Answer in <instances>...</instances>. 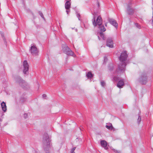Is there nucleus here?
Listing matches in <instances>:
<instances>
[{"instance_id":"obj_9","label":"nucleus","mask_w":153,"mask_h":153,"mask_svg":"<svg viewBox=\"0 0 153 153\" xmlns=\"http://www.w3.org/2000/svg\"><path fill=\"white\" fill-rule=\"evenodd\" d=\"M30 51L33 55L36 56L38 54L39 51L35 45L31 46Z\"/></svg>"},{"instance_id":"obj_14","label":"nucleus","mask_w":153,"mask_h":153,"mask_svg":"<svg viewBox=\"0 0 153 153\" xmlns=\"http://www.w3.org/2000/svg\"><path fill=\"white\" fill-rule=\"evenodd\" d=\"M101 145L102 147H103L105 150H107L108 147L107 146V143L106 141L104 140H102L100 141Z\"/></svg>"},{"instance_id":"obj_22","label":"nucleus","mask_w":153,"mask_h":153,"mask_svg":"<svg viewBox=\"0 0 153 153\" xmlns=\"http://www.w3.org/2000/svg\"><path fill=\"white\" fill-rule=\"evenodd\" d=\"M119 79V77L117 76H114L113 78V81H117Z\"/></svg>"},{"instance_id":"obj_8","label":"nucleus","mask_w":153,"mask_h":153,"mask_svg":"<svg viewBox=\"0 0 153 153\" xmlns=\"http://www.w3.org/2000/svg\"><path fill=\"white\" fill-rule=\"evenodd\" d=\"M23 73L25 74H28V70L29 65H28L27 60H24L23 63Z\"/></svg>"},{"instance_id":"obj_21","label":"nucleus","mask_w":153,"mask_h":153,"mask_svg":"<svg viewBox=\"0 0 153 153\" xmlns=\"http://www.w3.org/2000/svg\"><path fill=\"white\" fill-rule=\"evenodd\" d=\"M100 35L104 40H105L104 35L102 32H100Z\"/></svg>"},{"instance_id":"obj_39","label":"nucleus","mask_w":153,"mask_h":153,"mask_svg":"<svg viewBox=\"0 0 153 153\" xmlns=\"http://www.w3.org/2000/svg\"><path fill=\"white\" fill-rule=\"evenodd\" d=\"M152 4H153V0H152Z\"/></svg>"},{"instance_id":"obj_25","label":"nucleus","mask_w":153,"mask_h":153,"mask_svg":"<svg viewBox=\"0 0 153 153\" xmlns=\"http://www.w3.org/2000/svg\"><path fill=\"white\" fill-rule=\"evenodd\" d=\"M135 26L138 28L140 29V25H139L137 23H135Z\"/></svg>"},{"instance_id":"obj_26","label":"nucleus","mask_w":153,"mask_h":153,"mask_svg":"<svg viewBox=\"0 0 153 153\" xmlns=\"http://www.w3.org/2000/svg\"><path fill=\"white\" fill-rule=\"evenodd\" d=\"M101 84L102 87H104L105 85V83L104 81H102L101 82Z\"/></svg>"},{"instance_id":"obj_20","label":"nucleus","mask_w":153,"mask_h":153,"mask_svg":"<svg viewBox=\"0 0 153 153\" xmlns=\"http://www.w3.org/2000/svg\"><path fill=\"white\" fill-rule=\"evenodd\" d=\"M133 3L131 1H129L128 2V3L127 4V7H132V4Z\"/></svg>"},{"instance_id":"obj_34","label":"nucleus","mask_w":153,"mask_h":153,"mask_svg":"<svg viewBox=\"0 0 153 153\" xmlns=\"http://www.w3.org/2000/svg\"><path fill=\"white\" fill-rule=\"evenodd\" d=\"M109 70H110V71H112L113 69V67H112V68H109Z\"/></svg>"},{"instance_id":"obj_30","label":"nucleus","mask_w":153,"mask_h":153,"mask_svg":"<svg viewBox=\"0 0 153 153\" xmlns=\"http://www.w3.org/2000/svg\"><path fill=\"white\" fill-rule=\"evenodd\" d=\"M77 17L78 18V19H79V20H80V19L79 18V17L80 16V15L79 13H78L77 14Z\"/></svg>"},{"instance_id":"obj_37","label":"nucleus","mask_w":153,"mask_h":153,"mask_svg":"<svg viewBox=\"0 0 153 153\" xmlns=\"http://www.w3.org/2000/svg\"><path fill=\"white\" fill-rule=\"evenodd\" d=\"M98 38L99 39V40H100V38L99 36H98Z\"/></svg>"},{"instance_id":"obj_16","label":"nucleus","mask_w":153,"mask_h":153,"mask_svg":"<svg viewBox=\"0 0 153 153\" xmlns=\"http://www.w3.org/2000/svg\"><path fill=\"white\" fill-rule=\"evenodd\" d=\"M1 105L2 110L4 112H5L7 110V107L5 103L4 102H3L1 103Z\"/></svg>"},{"instance_id":"obj_11","label":"nucleus","mask_w":153,"mask_h":153,"mask_svg":"<svg viewBox=\"0 0 153 153\" xmlns=\"http://www.w3.org/2000/svg\"><path fill=\"white\" fill-rule=\"evenodd\" d=\"M108 21L111 25H112L116 28H117L118 24L116 20L113 19L109 18L108 19Z\"/></svg>"},{"instance_id":"obj_4","label":"nucleus","mask_w":153,"mask_h":153,"mask_svg":"<svg viewBox=\"0 0 153 153\" xmlns=\"http://www.w3.org/2000/svg\"><path fill=\"white\" fill-rule=\"evenodd\" d=\"M15 79L16 82L23 89H26L29 87L27 83L20 76H17L15 78Z\"/></svg>"},{"instance_id":"obj_23","label":"nucleus","mask_w":153,"mask_h":153,"mask_svg":"<svg viewBox=\"0 0 153 153\" xmlns=\"http://www.w3.org/2000/svg\"><path fill=\"white\" fill-rule=\"evenodd\" d=\"M39 14L40 16L43 19H45V18L44 16L43 15V13L39 11Z\"/></svg>"},{"instance_id":"obj_12","label":"nucleus","mask_w":153,"mask_h":153,"mask_svg":"<svg viewBox=\"0 0 153 153\" xmlns=\"http://www.w3.org/2000/svg\"><path fill=\"white\" fill-rule=\"evenodd\" d=\"M134 10L132 7H127L126 12L128 15H132L134 13Z\"/></svg>"},{"instance_id":"obj_19","label":"nucleus","mask_w":153,"mask_h":153,"mask_svg":"<svg viewBox=\"0 0 153 153\" xmlns=\"http://www.w3.org/2000/svg\"><path fill=\"white\" fill-rule=\"evenodd\" d=\"M86 76L88 78H91L93 76V75L90 71L88 72L86 74Z\"/></svg>"},{"instance_id":"obj_5","label":"nucleus","mask_w":153,"mask_h":153,"mask_svg":"<svg viewBox=\"0 0 153 153\" xmlns=\"http://www.w3.org/2000/svg\"><path fill=\"white\" fill-rule=\"evenodd\" d=\"M138 80L139 83L141 84H146L148 82V76L147 73L146 72L142 73Z\"/></svg>"},{"instance_id":"obj_6","label":"nucleus","mask_w":153,"mask_h":153,"mask_svg":"<svg viewBox=\"0 0 153 153\" xmlns=\"http://www.w3.org/2000/svg\"><path fill=\"white\" fill-rule=\"evenodd\" d=\"M63 52L68 55L74 57L76 56V55L71 49L67 46L66 44L63 45L62 46Z\"/></svg>"},{"instance_id":"obj_18","label":"nucleus","mask_w":153,"mask_h":153,"mask_svg":"<svg viewBox=\"0 0 153 153\" xmlns=\"http://www.w3.org/2000/svg\"><path fill=\"white\" fill-rule=\"evenodd\" d=\"M98 26L101 32H104L106 30V29L104 27V25H102V24L101 25H99Z\"/></svg>"},{"instance_id":"obj_32","label":"nucleus","mask_w":153,"mask_h":153,"mask_svg":"<svg viewBox=\"0 0 153 153\" xmlns=\"http://www.w3.org/2000/svg\"><path fill=\"white\" fill-rule=\"evenodd\" d=\"M46 97V94H44L42 95V97L43 98H45V97Z\"/></svg>"},{"instance_id":"obj_3","label":"nucleus","mask_w":153,"mask_h":153,"mask_svg":"<svg viewBox=\"0 0 153 153\" xmlns=\"http://www.w3.org/2000/svg\"><path fill=\"white\" fill-rule=\"evenodd\" d=\"M15 79L16 82L23 89H26L29 87L27 83L20 76H17L15 78Z\"/></svg>"},{"instance_id":"obj_1","label":"nucleus","mask_w":153,"mask_h":153,"mask_svg":"<svg viewBox=\"0 0 153 153\" xmlns=\"http://www.w3.org/2000/svg\"><path fill=\"white\" fill-rule=\"evenodd\" d=\"M128 57L127 52L126 51L122 52L119 57L120 63L118 65V68L116 70L117 72L123 73L125 70L126 64L125 61Z\"/></svg>"},{"instance_id":"obj_33","label":"nucleus","mask_w":153,"mask_h":153,"mask_svg":"<svg viewBox=\"0 0 153 153\" xmlns=\"http://www.w3.org/2000/svg\"><path fill=\"white\" fill-rule=\"evenodd\" d=\"M97 5L98 7V8L100 6V3H99V2L98 1L97 2Z\"/></svg>"},{"instance_id":"obj_15","label":"nucleus","mask_w":153,"mask_h":153,"mask_svg":"<svg viewBox=\"0 0 153 153\" xmlns=\"http://www.w3.org/2000/svg\"><path fill=\"white\" fill-rule=\"evenodd\" d=\"M66 1L65 4V7L66 10H69L71 7V0H65Z\"/></svg>"},{"instance_id":"obj_29","label":"nucleus","mask_w":153,"mask_h":153,"mask_svg":"<svg viewBox=\"0 0 153 153\" xmlns=\"http://www.w3.org/2000/svg\"><path fill=\"white\" fill-rule=\"evenodd\" d=\"M24 116L25 118L26 119L27 117V114H24Z\"/></svg>"},{"instance_id":"obj_28","label":"nucleus","mask_w":153,"mask_h":153,"mask_svg":"<svg viewBox=\"0 0 153 153\" xmlns=\"http://www.w3.org/2000/svg\"><path fill=\"white\" fill-rule=\"evenodd\" d=\"M108 60V59L106 56L104 57V63H105Z\"/></svg>"},{"instance_id":"obj_10","label":"nucleus","mask_w":153,"mask_h":153,"mask_svg":"<svg viewBox=\"0 0 153 153\" xmlns=\"http://www.w3.org/2000/svg\"><path fill=\"white\" fill-rule=\"evenodd\" d=\"M106 45L112 48L113 47V41L112 38H108L106 40Z\"/></svg>"},{"instance_id":"obj_17","label":"nucleus","mask_w":153,"mask_h":153,"mask_svg":"<svg viewBox=\"0 0 153 153\" xmlns=\"http://www.w3.org/2000/svg\"><path fill=\"white\" fill-rule=\"evenodd\" d=\"M106 128L110 130H114V128L113 127L112 124L111 123L107 124V125L105 126Z\"/></svg>"},{"instance_id":"obj_27","label":"nucleus","mask_w":153,"mask_h":153,"mask_svg":"<svg viewBox=\"0 0 153 153\" xmlns=\"http://www.w3.org/2000/svg\"><path fill=\"white\" fill-rule=\"evenodd\" d=\"M76 148L75 147H73L71 150V153H75L74 150H75Z\"/></svg>"},{"instance_id":"obj_24","label":"nucleus","mask_w":153,"mask_h":153,"mask_svg":"<svg viewBox=\"0 0 153 153\" xmlns=\"http://www.w3.org/2000/svg\"><path fill=\"white\" fill-rule=\"evenodd\" d=\"M137 122L138 124H139L141 121V117L140 116H138V118L137 120Z\"/></svg>"},{"instance_id":"obj_13","label":"nucleus","mask_w":153,"mask_h":153,"mask_svg":"<svg viewBox=\"0 0 153 153\" xmlns=\"http://www.w3.org/2000/svg\"><path fill=\"white\" fill-rule=\"evenodd\" d=\"M124 85V81L123 79L119 80L117 85V86L120 88H122Z\"/></svg>"},{"instance_id":"obj_38","label":"nucleus","mask_w":153,"mask_h":153,"mask_svg":"<svg viewBox=\"0 0 153 153\" xmlns=\"http://www.w3.org/2000/svg\"><path fill=\"white\" fill-rule=\"evenodd\" d=\"M117 152H118V153H120V152H118L117 151Z\"/></svg>"},{"instance_id":"obj_36","label":"nucleus","mask_w":153,"mask_h":153,"mask_svg":"<svg viewBox=\"0 0 153 153\" xmlns=\"http://www.w3.org/2000/svg\"><path fill=\"white\" fill-rule=\"evenodd\" d=\"M107 23H105V25L106 26H107Z\"/></svg>"},{"instance_id":"obj_2","label":"nucleus","mask_w":153,"mask_h":153,"mask_svg":"<svg viewBox=\"0 0 153 153\" xmlns=\"http://www.w3.org/2000/svg\"><path fill=\"white\" fill-rule=\"evenodd\" d=\"M50 138L47 133H45L43 135L42 140L43 146L44 150L47 151L50 147Z\"/></svg>"},{"instance_id":"obj_40","label":"nucleus","mask_w":153,"mask_h":153,"mask_svg":"<svg viewBox=\"0 0 153 153\" xmlns=\"http://www.w3.org/2000/svg\"><path fill=\"white\" fill-rule=\"evenodd\" d=\"M1 153H3L2 152Z\"/></svg>"},{"instance_id":"obj_31","label":"nucleus","mask_w":153,"mask_h":153,"mask_svg":"<svg viewBox=\"0 0 153 153\" xmlns=\"http://www.w3.org/2000/svg\"><path fill=\"white\" fill-rule=\"evenodd\" d=\"M70 10L69 9V10H66V12L67 13V14H68V13L70 12Z\"/></svg>"},{"instance_id":"obj_7","label":"nucleus","mask_w":153,"mask_h":153,"mask_svg":"<svg viewBox=\"0 0 153 153\" xmlns=\"http://www.w3.org/2000/svg\"><path fill=\"white\" fill-rule=\"evenodd\" d=\"M92 21L94 27H96L97 25H100L102 24V19L101 17L100 16H99L97 17L96 21L95 17L94 15Z\"/></svg>"},{"instance_id":"obj_35","label":"nucleus","mask_w":153,"mask_h":153,"mask_svg":"<svg viewBox=\"0 0 153 153\" xmlns=\"http://www.w3.org/2000/svg\"><path fill=\"white\" fill-rule=\"evenodd\" d=\"M152 10H153V16H152V17H153V20H152V22H153V8H152Z\"/></svg>"}]
</instances>
